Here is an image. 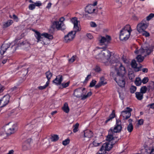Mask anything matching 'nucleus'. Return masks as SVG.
Segmentation results:
<instances>
[{
  "instance_id": "obj_59",
  "label": "nucleus",
  "mask_w": 154,
  "mask_h": 154,
  "mask_svg": "<svg viewBox=\"0 0 154 154\" xmlns=\"http://www.w3.org/2000/svg\"><path fill=\"white\" fill-rule=\"evenodd\" d=\"M4 89V87L0 84V93L2 92Z\"/></svg>"
},
{
  "instance_id": "obj_29",
  "label": "nucleus",
  "mask_w": 154,
  "mask_h": 154,
  "mask_svg": "<svg viewBox=\"0 0 154 154\" xmlns=\"http://www.w3.org/2000/svg\"><path fill=\"white\" fill-rule=\"evenodd\" d=\"M46 75V77L48 79L47 82H48V83H49L51 77L52 76V74L49 71L45 73Z\"/></svg>"
},
{
  "instance_id": "obj_32",
  "label": "nucleus",
  "mask_w": 154,
  "mask_h": 154,
  "mask_svg": "<svg viewBox=\"0 0 154 154\" xmlns=\"http://www.w3.org/2000/svg\"><path fill=\"white\" fill-rule=\"evenodd\" d=\"M13 23V21L11 20H9L3 25L4 27L6 28L11 25Z\"/></svg>"
},
{
  "instance_id": "obj_5",
  "label": "nucleus",
  "mask_w": 154,
  "mask_h": 154,
  "mask_svg": "<svg viewBox=\"0 0 154 154\" xmlns=\"http://www.w3.org/2000/svg\"><path fill=\"white\" fill-rule=\"evenodd\" d=\"M114 134L112 132V129H110L109 131L108 135L106 137V140L108 141L109 142H106L110 144H112V147L113 145L117 141V138L114 136Z\"/></svg>"
},
{
  "instance_id": "obj_42",
  "label": "nucleus",
  "mask_w": 154,
  "mask_h": 154,
  "mask_svg": "<svg viewBox=\"0 0 154 154\" xmlns=\"http://www.w3.org/2000/svg\"><path fill=\"white\" fill-rule=\"evenodd\" d=\"M69 139H67L63 141L62 144L64 146H66L69 143Z\"/></svg>"
},
{
  "instance_id": "obj_21",
  "label": "nucleus",
  "mask_w": 154,
  "mask_h": 154,
  "mask_svg": "<svg viewBox=\"0 0 154 154\" xmlns=\"http://www.w3.org/2000/svg\"><path fill=\"white\" fill-rule=\"evenodd\" d=\"M95 10V8L93 5H88L86 6L85 11L86 12L91 14L94 13Z\"/></svg>"
},
{
  "instance_id": "obj_3",
  "label": "nucleus",
  "mask_w": 154,
  "mask_h": 154,
  "mask_svg": "<svg viewBox=\"0 0 154 154\" xmlns=\"http://www.w3.org/2000/svg\"><path fill=\"white\" fill-rule=\"evenodd\" d=\"M17 128V124L14 123L10 122L5 125L3 127L4 132L1 134V136L5 138L8 135L14 133Z\"/></svg>"
},
{
  "instance_id": "obj_26",
  "label": "nucleus",
  "mask_w": 154,
  "mask_h": 154,
  "mask_svg": "<svg viewBox=\"0 0 154 154\" xmlns=\"http://www.w3.org/2000/svg\"><path fill=\"white\" fill-rule=\"evenodd\" d=\"M96 58L99 60H101L104 63L103 54H102V51L101 52L96 56Z\"/></svg>"
},
{
  "instance_id": "obj_41",
  "label": "nucleus",
  "mask_w": 154,
  "mask_h": 154,
  "mask_svg": "<svg viewBox=\"0 0 154 154\" xmlns=\"http://www.w3.org/2000/svg\"><path fill=\"white\" fill-rule=\"evenodd\" d=\"M86 91L85 90V91H84L82 93V96H81V99L82 100H84L88 97L87 95H85L84 94L86 93Z\"/></svg>"
},
{
  "instance_id": "obj_58",
  "label": "nucleus",
  "mask_w": 154,
  "mask_h": 154,
  "mask_svg": "<svg viewBox=\"0 0 154 154\" xmlns=\"http://www.w3.org/2000/svg\"><path fill=\"white\" fill-rule=\"evenodd\" d=\"M102 85L100 82H99L95 86V87L96 88H98Z\"/></svg>"
},
{
  "instance_id": "obj_64",
  "label": "nucleus",
  "mask_w": 154,
  "mask_h": 154,
  "mask_svg": "<svg viewBox=\"0 0 154 154\" xmlns=\"http://www.w3.org/2000/svg\"><path fill=\"white\" fill-rule=\"evenodd\" d=\"M14 151L13 150H10L7 154H13Z\"/></svg>"
},
{
  "instance_id": "obj_40",
  "label": "nucleus",
  "mask_w": 154,
  "mask_h": 154,
  "mask_svg": "<svg viewBox=\"0 0 154 154\" xmlns=\"http://www.w3.org/2000/svg\"><path fill=\"white\" fill-rule=\"evenodd\" d=\"M102 85H104L106 84V82L105 81L104 77H102L100 78V82H99Z\"/></svg>"
},
{
  "instance_id": "obj_56",
  "label": "nucleus",
  "mask_w": 154,
  "mask_h": 154,
  "mask_svg": "<svg viewBox=\"0 0 154 154\" xmlns=\"http://www.w3.org/2000/svg\"><path fill=\"white\" fill-rule=\"evenodd\" d=\"M95 70L96 72H99L100 71V67L97 66L95 67Z\"/></svg>"
},
{
  "instance_id": "obj_44",
  "label": "nucleus",
  "mask_w": 154,
  "mask_h": 154,
  "mask_svg": "<svg viewBox=\"0 0 154 154\" xmlns=\"http://www.w3.org/2000/svg\"><path fill=\"white\" fill-rule=\"evenodd\" d=\"M97 82L95 80H93L90 83L89 87H92L95 85Z\"/></svg>"
},
{
  "instance_id": "obj_39",
  "label": "nucleus",
  "mask_w": 154,
  "mask_h": 154,
  "mask_svg": "<svg viewBox=\"0 0 154 154\" xmlns=\"http://www.w3.org/2000/svg\"><path fill=\"white\" fill-rule=\"evenodd\" d=\"M137 88L134 86H131L130 88V92L131 93H134L136 91Z\"/></svg>"
},
{
  "instance_id": "obj_33",
  "label": "nucleus",
  "mask_w": 154,
  "mask_h": 154,
  "mask_svg": "<svg viewBox=\"0 0 154 154\" xmlns=\"http://www.w3.org/2000/svg\"><path fill=\"white\" fill-rule=\"evenodd\" d=\"M147 88V87L146 86L142 87L140 89V92L143 94L146 92Z\"/></svg>"
},
{
  "instance_id": "obj_51",
  "label": "nucleus",
  "mask_w": 154,
  "mask_h": 154,
  "mask_svg": "<svg viewBox=\"0 0 154 154\" xmlns=\"http://www.w3.org/2000/svg\"><path fill=\"white\" fill-rule=\"evenodd\" d=\"M90 24L91 27H95L97 26V24L94 22H90Z\"/></svg>"
},
{
  "instance_id": "obj_25",
  "label": "nucleus",
  "mask_w": 154,
  "mask_h": 154,
  "mask_svg": "<svg viewBox=\"0 0 154 154\" xmlns=\"http://www.w3.org/2000/svg\"><path fill=\"white\" fill-rule=\"evenodd\" d=\"M136 97L137 99L139 100H141L143 98V94L140 92H136L135 93Z\"/></svg>"
},
{
  "instance_id": "obj_49",
  "label": "nucleus",
  "mask_w": 154,
  "mask_h": 154,
  "mask_svg": "<svg viewBox=\"0 0 154 154\" xmlns=\"http://www.w3.org/2000/svg\"><path fill=\"white\" fill-rule=\"evenodd\" d=\"M35 7V5L34 4H30L29 6V9L30 10H33Z\"/></svg>"
},
{
  "instance_id": "obj_38",
  "label": "nucleus",
  "mask_w": 154,
  "mask_h": 154,
  "mask_svg": "<svg viewBox=\"0 0 154 154\" xmlns=\"http://www.w3.org/2000/svg\"><path fill=\"white\" fill-rule=\"evenodd\" d=\"M49 83L48 82H47L46 84L43 86H40L38 87V88L41 90H42L45 89L49 85Z\"/></svg>"
},
{
  "instance_id": "obj_60",
  "label": "nucleus",
  "mask_w": 154,
  "mask_h": 154,
  "mask_svg": "<svg viewBox=\"0 0 154 154\" xmlns=\"http://www.w3.org/2000/svg\"><path fill=\"white\" fill-rule=\"evenodd\" d=\"M149 107L151 108L154 109V103H152L149 104L148 106Z\"/></svg>"
},
{
  "instance_id": "obj_46",
  "label": "nucleus",
  "mask_w": 154,
  "mask_h": 154,
  "mask_svg": "<svg viewBox=\"0 0 154 154\" xmlns=\"http://www.w3.org/2000/svg\"><path fill=\"white\" fill-rule=\"evenodd\" d=\"M91 75L89 74L88 75L87 77L85 78V80L83 82L84 84L86 83L91 78Z\"/></svg>"
},
{
  "instance_id": "obj_27",
  "label": "nucleus",
  "mask_w": 154,
  "mask_h": 154,
  "mask_svg": "<svg viewBox=\"0 0 154 154\" xmlns=\"http://www.w3.org/2000/svg\"><path fill=\"white\" fill-rule=\"evenodd\" d=\"M147 88L149 91L150 90L153 91L154 89V82L153 81L150 82L147 86Z\"/></svg>"
},
{
  "instance_id": "obj_50",
  "label": "nucleus",
  "mask_w": 154,
  "mask_h": 154,
  "mask_svg": "<svg viewBox=\"0 0 154 154\" xmlns=\"http://www.w3.org/2000/svg\"><path fill=\"white\" fill-rule=\"evenodd\" d=\"M75 56H73L71 59H69V62L70 63H72L75 60Z\"/></svg>"
},
{
  "instance_id": "obj_7",
  "label": "nucleus",
  "mask_w": 154,
  "mask_h": 154,
  "mask_svg": "<svg viewBox=\"0 0 154 154\" xmlns=\"http://www.w3.org/2000/svg\"><path fill=\"white\" fill-rule=\"evenodd\" d=\"M111 37L109 35H107L105 37L100 36L99 38V43L100 45H104V48H106L110 43Z\"/></svg>"
},
{
  "instance_id": "obj_15",
  "label": "nucleus",
  "mask_w": 154,
  "mask_h": 154,
  "mask_svg": "<svg viewBox=\"0 0 154 154\" xmlns=\"http://www.w3.org/2000/svg\"><path fill=\"white\" fill-rule=\"evenodd\" d=\"M102 54H103L104 63H107L109 62L111 54L110 52L107 50H103L102 51Z\"/></svg>"
},
{
  "instance_id": "obj_54",
  "label": "nucleus",
  "mask_w": 154,
  "mask_h": 154,
  "mask_svg": "<svg viewBox=\"0 0 154 154\" xmlns=\"http://www.w3.org/2000/svg\"><path fill=\"white\" fill-rule=\"evenodd\" d=\"M143 120L142 119H141L139 120L138 121V125H141L143 124Z\"/></svg>"
},
{
  "instance_id": "obj_63",
  "label": "nucleus",
  "mask_w": 154,
  "mask_h": 154,
  "mask_svg": "<svg viewBox=\"0 0 154 154\" xmlns=\"http://www.w3.org/2000/svg\"><path fill=\"white\" fill-rule=\"evenodd\" d=\"M142 71L143 72H147L148 71V69L146 68H143L142 69Z\"/></svg>"
},
{
  "instance_id": "obj_13",
  "label": "nucleus",
  "mask_w": 154,
  "mask_h": 154,
  "mask_svg": "<svg viewBox=\"0 0 154 154\" xmlns=\"http://www.w3.org/2000/svg\"><path fill=\"white\" fill-rule=\"evenodd\" d=\"M121 121L119 119H116V124L113 128H111L112 129V132L114 133H119L120 132L122 129Z\"/></svg>"
},
{
  "instance_id": "obj_34",
  "label": "nucleus",
  "mask_w": 154,
  "mask_h": 154,
  "mask_svg": "<svg viewBox=\"0 0 154 154\" xmlns=\"http://www.w3.org/2000/svg\"><path fill=\"white\" fill-rule=\"evenodd\" d=\"M79 124L78 123H76L75 125L73 126V132L74 133H75L78 131L79 130Z\"/></svg>"
},
{
  "instance_id": "obj_12",
  "label": "nucleus",
  "mask_w": 154,
  "mask_h": 154,
  "mask_svg": "<svg viewBox=\"0 0 154 154\" xmlns=\"http://www.w3.org/2000/svg\"><path fill=\"white\" fill-rule=\"evenodd\" d=\"M132 109L128 107H126V109L121 112L120 116L122 117L123 119H127L131 116V112L132 111Z\"/></svg>"
},
{
  "instance_id": "obj_48",
  "label": "nucleus",
  "mask_w": 154,
  "mask_h": 154,
  "mask_svg": "<svg viewBox=\"0 0 154 154\" xmlns=\"http://www.w3.org/2000/svg\"><path fill=\"white\" fill-rule=\"evenodd\" d=\"M69 83L70 82L69 81L66 83H63L61 85L63 88H65L69 86Z\"/></svg>"
},
{
  "instance_id": "obj_2",
  "label": "nucleus",
  "mask_w": 154,
  "mask_h": 154,
  "mask_svg": "<svg viewBox=\"0 0 154 154\" xmlns=\"http://www.w3.org/2000/svg\"><path fill=\"white\" fill-rule=\"evenodd\" d=\"M152 51L151 49L149 48L147 45L144 46L143 48H141L139 50H136L134 51L135 53L139 54L136 57L137 61L139 63L142 62L144 59V57H142L141 55L146 57Z\"/></svg>"
},
{
  "instance_id": "obj_47",
  "label": "nucleus",
  "mask_w": 154,
  "mask_h": 154,
  "mask_svg": "<svg viewBox=\"0 0 154 154\" xmlns=\"http://www.w3.org/2000/svg\"><path fill=\"white\" fill-rule=\"evenodd\" d=\"M149 80L148 77H144L142 81V82L144 84L146 83Z\"/></svg>"
},
{
  "instance_id": "obj_6",
  "label": "nucleus",
  "mask_w": 154,
  "mask_h": 154,
  "mask_svg": "<svg viewBox=\"0 0 154 154\" xmlns=\"http://www.w3.org/2000/svg\"><path fill=\"white\" fill-rule=\"evenodd\" d=\"M35 35L37 40V42H38L39 41H41V39L43 38L42 36L44 37L49 40H51L53 38V36L51 34L46 33H43L41 34L39 32L36 31L35 32Z\"/></svg>"
},
{
  "instance_id": "obj_20",
  "label": "nucleus",
  "mask_w": 154,
  "mask_h": 154,
  "mask_svg": "<svg viewBox=\"0 0 154 154\" xmlns=\"http://www.w3.org/2000/svg\"><path fill=\"white\" fill-rule=\"evenodd\" d=\"M31 139H28L23 143L22 146V149L23 151H26L29 149V143L31 141Z\"/></svg>"
},
{
  "instance_id": "obj_62",
  "label": "nucleus",
  "mask_w": 154,
  "mask_h": 154,
  "mask_svg": "<svg viewBox=\"0 0 154 154\" xmlns=\"http://www.w3.org/2000/svg\"><path fill=\"white\" fill-rule=\"evenodd\" d=\"M51 3H48L47 6L46 7L47 8L49 9V8L51 7Z\"/></svg>"
},
{
  "instance_id": "obj_1",
  "label": "nucleus",
  "mask_w": 154,
  "mask_h": 154,
  "mask_svg": "<svg viewBox=\"0 0 154 154\" xmlns=\"http://www.w3.org/2000/svg\"><path fill=\"white\" fill-rule=\"evenodd\" d=\"M72 23L74 24V31H71L64 36V41L68 42L72 41L74 38L76 32L81 30L80 25H78V21L76 17L72 18L71 20Z\"/></svg>"
},
{
  "instance_id": "obj_43",
  "label": "nucleus",
  "mask_w": 154,
  "mask_h": 154,
  "mask_svg": "<svg viewBox=\"0 0 154 154\" xmlns=\"http://www.w3.org/2000/svg\"><path fill=\"white\" fill-rule=\"evenodd\" d=\"M153 17H154V14H150L146 17V20L148 21H149Z\"/></svg>"
},
{
  "instance_id": "obj_9",
  "label": "nucleus",
  "mask_w": 154,
  "mask_h": 154,
  "mask_svg": "<svg viewBox=\"0 0 154 154\" xmlns=\"http://www.w3.org/2000/svg\"><path fill=\"white\" fill-rule=\"evenodd\" d=\"M64 18L61 17L59 21H55L53 23V25L55 26L56 29L58 30H63L66 27L63 22L64 20Z\"/></svg>"
},
{
  "instance_id": "obj_36",
  "label": "nucleus",
  "mask_w": 154,
  "mask_h": 154,
  "mask_svg": "<svg viewBox=\"0 0 154 154\" xmlns=\"http://www.w3.org/2000/svg\"><path fill=\"white\" fill-rule=\"evenodd\" d=\"M133 127L132 123H129L128 125L127 129L129 132H131L133 130Z\"/></svg>"
},
{
  "instance_id": "obj_35",
  "label": "nucleus",
  "mask_w": 154,
  "mask_h": 154,
  "mask_svg": "<svg viewBox=\"0 0 154 154\" xmlns=\"http://www.w3.org/2000/svg\"><path fill=\"white\" fill-rule=\"evenodd\" d=\"M142 83V81L139 78H137L135 81V83L137 86L140 85Z\"/></svg>"
},
{
  "instance_id": "obj_37",
  "label": "nucleus",
  "mask_w": 154,
  "mask_h": 154,
  "mask_svg": "<svg viewBox=\"0 0 154 154\" xmlns=\"http://www.w3.org/2000/svg\"><path fill=\"white\" fill-rule=\"evenodd\" d=\"M21 45H24L26 46L25 47H28L29 46V44L27 40H25L23 41L22 42L20 43Z\"/></svg>"
},
{
  "instance_id": "obj_24",
  "label": "nucleus",
  "mask_w": 154,
  "mask_h": 154,
  "mask_svg": "<svg viewBox=\"0 0 154 154\" xmlns=\"http://www.w3.org/2000/svg\"><path fill=\"white\" fill-rule=\"evenodd\" d=\"M34 126L32 124H28L26 126V128L29 131H31L32 133L34 131H35L36 128H34Z\"/></svg>"
},
{
  "instance_id": "obj_23",
  "label": "nucleus",
  "mask_w": 154,
  "mask_h": 154,
  "mask_svg": "<svg viewBox=\"0 0 154 154\" xmlns=\"http://www.w3.org/2000/svg\"><path fill=\"white\" fill-rule=\"evenodd\" d=\"M84 137L88 138L91 137L93 136L92 132L90 130H86L84 131Z\"/></svg>"
},
{
  "instance_id": "obj_19",
  "label": "nucleus",
  "mask_w": 154,
  "mask_h": 154,
  "mask_svg": "<svg viewBox=\"0 0 154 154\" xmlns=\"http://www.w3.org/2000/svg\"><path fill=\"white\" fill-rule=\"evenodd\" d=\"M131 66L134 69V71L136 72H138L140 70L141 68L142 67L141 65L140 64V66L137 67V64L136 61L134 60H133L131 63Z\"/></svg>"
},
{
  "instance_id": "obj_22",
  "label": "nucleus",
  "mask_w": 154,
  "mask_h": 154,
  "mask_svg": "<svg viewBox=\"0 0 154 154\" xmlns=\"http://www.w3.org/2000/svg\"><path fill=\"white\" fill-rule=\"evenodd\" d=\"M62 80L63 77L62 75H59L56 77V78L53 81V82L58 85L61 84Z\"/></svg>"
},
{
  "instance_id": "obj_18",
  "label": "nucleus",
  "mask_w": 154,
  "mask_h": 154,
  "mask_svg": "<svg viewBox=\"0 0 154 154\" xmlns=\"http://www.w3.org/2000/svg\"><path fill=\"white\" fill-rule=\"evenodd\" d=\"M10 44L9 43H4L2 44L1 47L0 53L1 54H3L9 48H10Z\"/></svg>"
},
{
  "instance_id": "obj_53",
  "label": "nucleus",
  "mask_w": 154,
  "mask_h": 154,
  "mask_svg": "<svg viewBox=\"0 0 154 154\" xmlns=\"http://www.w3.org/2000/svg\"><path fill=\"white\" fill-rule=\"evenodd\" d=\"M134 77V74L133 73H131V74L129 75V78L131 80H132Z\"/></svg>"
},
{
  "instance_id": "obj_8",
  "label": "nucleus",
  "mask_w": 154,
  "mask_h": 154,
  "mask_svg": "<svg viewBox=\"0 0 154 154\" xmlns=\"http://www.w3.org/2000/svg\"><path fill=\"white\" fill-rule=\"evenodd\" d=\"M149 25V22L145 20H143L137 26V30L140 33L145 30Z\"/></svg>"
},
{
  "instance_id": "obj_4",
  "label": "nucleus",
  "mask_w": 154,
  "mask_h": 154,
  "mask_svg": "<svg viewBox=\"0 0 154 154\" xmlns=\"http://www.w3.org/2000/svg\"><path fill=\"white\" fill-rule=\"evenodd\" d=\"M132 31L130 25L128 24L125 25L120 32V40L122 41H126L128 39Z\"/></svg>"
},
{
  "instance_id": "obj_55",
  "label": "nucleus",
  "mask_w": 154,
  "mask_h": 154,
  "mask_svg": "<svg viewBox=\"0 0 154 154\" xmlns=\"http://www.w3.org/2000/svg\"><path fill=\"white\" fill-rule=\"evenodd\" d=\"M87 37L90 39H91L93 38V36L91 34H88L87 35Z\"/></svg>"
},
{
  "instance_id": "obj_17",
  "label": "nucleus",
  "mask_w": 154,
  "mask_h": 154,
  "mask_svg": "<svg viewBox=\"0 0 154 154\" xmlns=\"http://www.w3.org/2000/svg\"><path fill=\"white\" fill-rule=\"evenodd\" d=\"M118 64L119 68L117 72V75H124L126 72L125 67L123 66L122 64L120 63H119Z\"/></svg>"
},
{
  "instance_id": "obj_28",
  "label": "nucleus",
  "mask_w": 154,
  "mask_h": 154,
  "mask_svg": "<svg viewBox=\"0 0 154 154\" xmlns=\"http://www.w3.org/2000/svg\"><path fill=\"white\" fill-rule=\"evenodd\" d=\"M62 109L66 113H68L69 112V109L67 103H64L63 106L62 107Z\"/></svg>"
},
{
  "instance_id": "obj_16",
  "label": "nucleus",
  "mask_w": 154,
  "mask_h": 154,
  "mask_svg": "<svg viewBox=\"0 0 154 154\" xmlns=\"http://www.w3.org/2000/svg\"><path fill=\"white\" fill-rule=\"evenodd\" d=\"M85 90V88H77L74 90L73 95L77 98L81 97V96H82V92Z\"/></svg>"
},
{
  "instance_id": "obj_52",
  "label": "nucleus",
  "mask_w": 154,
  "mask_h": 154,
  "mask_svg": "<svg viewBox=\"0 0 154 154\" xmlns=\"http://www.w3.org/2000/svg\"><path fill=\"white\" fill-rule=\"evenodd\" d=\"M34 4L35 6H40L42 5V3H41L40 2H37L35 3Z\"/></svg>"
},
{
  "instance_id": "obj_10",
  "label": "nucleus",
  "mask_w": 154,
  "mask_h": 154,
  "mask_svg": "<svg viewBox=\"0 0 154 154\" xmlns=\"http://www.w3.org/2000/svg\"><path fill=\"white\" fill-rule=\"evenodd\" d=\"M114 80L119 86L122 88L125 87V81L124 78V75H117Z\"/></svg>"
},
{
  "instance_id": "obj_45",
  "label": "nucleus",
  "mask_w": 154,
  "mask_h": 154,
  "mask_svg": "<svg viewBox=\"0 0 154 154\" xmlns=\"http://www.w3.org/2000/svg\"><path fill=\"white\" fill-rule=\"evenodd\" d=\"M143 33L142 35H143L146 36V37H148L149 36V33L145 30L143 31Z\"/></svg>"
},
{
  "instance_id": "obj_57",
  "label": "nucleus",
  "mask_w": 154,
  "mask_h": 154,
  "mask_svg": "<svg viewBox=\"0 0 154 154\" xmlns=\"http://www.w3.org/2000/svg\"><path fill=\"white\" fill-rule=\"evenodd\" d=\"M93 144L94 146H97L99 145V143H97L96 141H94L93 142Z\"/></svg>"
},
{
  "instance_id": "obj_31",
  "label": "nucleus",
  "mask_w": 154,
  "mask_h": 154,
  "mask_svg": "<svg viewBox=\"0 0 154 154\" xmlns=\"http://www.w3.org/2000/svg\"><path fill=\"white\" fill-rule=\"evenodd\" d=\"M58 135L56 134H52L51 135V139L52 141H56L59 139Z\"/></svg>"
},
{
  "instance_id": "obj_14",
  "label": "nucleus",
  "mask_w": 154,
  "mask_h": 154,
  "mask_svg": "<svg viewBox=\"0 0 154 154\" xmlns=\"http://www.w3.org/2000/svg\"><path fill=\"white\" fill-rule=\"evenodd\" d=\"M10 96L7 94L0 100V107H3L8 104L9 102Z\"/></svg>"
},
{
  "instance_id": "obj_30",
  "label": "nucleus",
  "mask_w": 154,
  "mask_h": 154,
  "mask_svg": "<svg viewBox=\"0 0 154 154\" xmlns=\"http://www.w3.org/2000/svg\"><path fill=\"white\" fill-rule=\"evenodd\" d=\"M114 111L113 110L111 114L109 115V117L107 119L105 123H107L109 121L112 120V119L114 118L115 116Z\"/></svg>"
},
{
  "instance_id": "obj_11",
  "label": "nucleus",
  "mask_w": 154,
  "mask_h": 154,
  "mask_svg": "<svg viewBox=\"0 0 154 154\" xmlns=\"http://www.w3.org/2000/svg\"><path fill=\"white\" fill-rule=\"evenodd\" d=\"M112 148V144H110L107 143H105L103 144L100 149L99 152H98L97 154H105L106 151H109Z\"/></svg>"
},
{
  "instance_id": "obj_61",
  "label": "nucleus",
  "mask_w": 154,
  "mask_h": 154,
  "mask_svg": "<svg viewBox=\"0 0 154 154\" xmlns=\"http://www.w3.org/2000/svg\"><path fill=\"white\" fill-rule=\"evenodd\" d=\"M149 154H154V147L152 148L150 153Z\"/></svg>"
}]
</instances>
